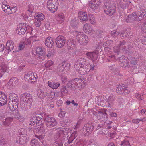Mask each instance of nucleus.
Wrapping results in <instances>:
<instances>
[{
  "mask_svg": "<svg viewBox=\"0 0 146 146\" xmlns=\"http://www.w3.org/2000/svg\"><path fill=\"white\" fill-rule=\"evenodd\" d=\"M8 69V66L5 63L2 62L0 63V70L3 73L7 72Z\"/></svg>",
  "mask_w": 146,
  "mask_h": 146,
  "instance_id": "obj_28",
  "label": "nucleus"
},
{
  "mask_svg": "<svg viewBox=\"0 0 146 146\" xmlns=\"http://www.w3.org/2000/svg\"><path fill=\"white\" fill-rule=\"evenodd\" d=\"M128 3L129 4H131V3L130 2H127V3H125L123 2H121L119 3V6L122 7L123 9H125L127 7V4Z\"/></svg>",
  "mask_w": 146,
  "mask_h": 146,
  "instance_id": "obj_49",
  "label": "nucleus"
},
{
  "mask_svg": "<svg viewBox=\"0 0 146 146\" xmlns=\"http://www.w3.org/2000/svg\"><path fill=\"white\" fill-rule=\"evenodd\" d=\"M1 92V95L0 96V106H3L6 104L7 98V95L4 94Z\"/></svg>",
  "mask_w": 146,
  "mask_h": 146,
  "instance_id": "obj_22",
  "label": "nucleus"
},
{
  "mask_svg": "<svg viewBox=\"0 0 146 146\" xmlns=\"http://www.w3.org/2000/svg\"><path fill=\"white\" fill-rule=\"evenodd\" d=\"M45 28L46 29L48 30H50L51 29V27H50V24L49 23L47 22L46 23L45 25Z\"/></svg>",
  "mask_w": 146,
  "mask_h": 146,
  "instance_id": "obj_58",
  "label": "nucleus"
},
{
  "mask_svg": "<svg viewBox=\"0 0 146 146\" xmlns=\"http://www.w3.org/2000/svg\"><path fill=\"white\" fill-rule=\"evenodd\" d=\"M13 120V118L11 117L7 118L4 122V124L6 126H9L11 124Z\"/></svg>",
  "mask_w": 146,
  "mask_h": 146,
  "instance_id": "obj_38",
  "label": "nucleus"
},
{
  "mask_svg": "<svg viewBox=\"0 0 146 146\" xmlns=\"http://www.w3.org/2000/svg\"><path fill=\"white\" fill-rule=\"evenodd\" d=\"M127 59H128L127 58H124V57L123 56L120 58V60H121V66L125 67L127 66L128 62L127 61Z\"/></svg>",
  "mask_w": 146,
  "mask_h": 146,
  "instance_id": "obj_32",
  "label": "nucleus"
},
{
  "mask_svg": "<svg viewBox=\"0 0 146 146\" xmlns=\"http://www.w3.org/2000/svg\"><path fill=\"white\" fill-rule=\"evenodd\" d=\"M114 99L113 97L110 96L108 98V107H110L111 105L112 104L113 101H114Z\"/></svg>",
  "mask_w": 146,
  "mask_h": 146,
  "instance_id": "obj_45",
  "label": "nucleus"
},
{
  "mask_svg": "<svg viewBox=\"0 0 146 146\" xmlns=\"http://www.w3.org/2000/svg\"><path fill=\"white\" fill-rule=\"evenodd\" d=\"M31 72H29L25 74L24 76V79L26 81H31Z\"/></svg>",
  "mask_w": 146,
  "mask_h": 146,
  "instance_id": "obj_42",
  "label": "nucleus"
},
{
  "mask_svg": "<svg viewBox=\"0 0 146 146\" xmlns=\"http://www.w3.org/2000/svg\"><path fill=\"white\" fill-rule=\"evenodd\" d=\"M97 117L98 119H101V117H102L104 116V118L107 117V114L105 112V113H103L102 112L100 111H98L96 114Z\"/></svg>",
  "mask_w": 146,
  "mask_h": 146,
  "instance_id": "obj_34",
  "label": "nucleus"
},
{
  "mask_svg": "<svg viewBox=\"0 0 146 146\" xmlns=\"http://www.w3.org/2000/svg\"><path fill=\"white\" fill-rule=\"evenodd\" d=\"M139 12H135L129 15L126 19V21L127 23H130L134 21H139L141 19H139Z\"/></svg>",
  "mask_w": 146,
  "mask_h": 146,
  "instance_id": "obj_13",
  "label": "nucleus"
},
{
  "mask_svg": "<svg viewBox=\"0 0 146 146\" xmlns=\"http://www.w3.org/2000/svg\"><path fill=\"white\" fill-rule=\"evenodd\" d=\"M86 61L84 58L79 59L74 65V68L78 71L79 74L84 75L87 74L90 70H92L94 68V65L90 64H86Z\"/></svg>",
  "mask_w": 146,
  "mask_h": 146,
  "instance_id": "obj_1",
  "label": "nucleus"
},
{
  "mask_svg": "<svg viewBox=\"0 0 146 146\" xmlns=\"http://www.w3.org/2000/svg\"><path fill=\"white\" fill-rule=\"evenodd\" d=\"M135 97L137 98L139 100L141 99V100H142L143 99V97L142 96L141 94H139V93H137L136 94Z\"/></svg>",
  "mask_w": 146,
  "mask_h": 146,
  "instance_id": "obj_55",
  "label": "nucleus"
},
{
  "mask_svg": "<svg viewBox=\"0 0 146 146\" xmlns=\"http://www.w3.org/2000/svg\"><path fill=\"white\" fill-rule=\"evenodd\" d=\"M121 145V146H130L129 143L128 141H125L123 142Z\"/></svg>",
  "mask_w": 146,
  "mask_h": 146,
  "instance_id": "obj_53",
  "label": "nucleus"
},
{
  "mask_svg": "<svg viewBox=\"0 0 146 146\" xmlns=\"http://www.w3.org/2000/svg\"><path fill=\"white\" fill-rule=\"evenodd\" d=\"M128 35V34L126 33V32H125L122 33L121 35H120L121 36L123 37H124V36H127Z\"/></svg>",
  "mask_w": 146,
  "mask_h": 146,
  "instance_id": "obj_64",
  "label": "nucleus"
},
{
  "mask_svg": "<svg viewBox=\"0 0 146 146\" xmlns=\"http://www.w3.org/2000/svg\"><path fill=\"white\" fill-rule=\"evenodd\" d=\"M4 48V45L3 44H0V52L3 51Z\"/></svg>",
  "mask_w": 146,
  "mask_h": 146,
  "instance_id": "obj_61",
  "label": "nucleus"
},
{
  "mask_svg": "<svg viewBox=\"0 0 146 146\" xmlns=\"http://www.w3.org/2000/svg\"><path fill=\"white\" fill-rule=\"evenodd\" d=\"M29 125H31L32 126H33L35 127L37 126V121H36L34 117H32L30 119Z\"/></svg>",
  "mask_w": 146,
  "mask_h": 146,
  "instance_id": "obj_37",
  "label": "nucleus"
},
{
  "mask_svg": "<svg viewBox=\"0 0 146 146\" xmlns=\"http://www.w3.org/2000/svg\"><path fill=\"white\" fill-rule=\"evenodd\" d=\"M86 55L88 57L93 61L97 60L98 59V53L97 52H88L87 53Z\"/></svg>",
  "mask_w": 146,
  "mask_h": 146,
  "instance_id": "obj_20",
  "label": "nucleus"
},
{
  "mask_svg": "<svg viewBox=\"0 0 146 146\" xmlns=\"http://www.w3.org/2000/svg\"><path fill=\"white\" fill-rule=\"evenodd\" d=\"M61 80L62 82L65 84L67 81V78L64 76H61Z\"/></svg>",
  "mask_w": 146,
  "mask_h": 146,
  "instance_id": "obj_56",
  "label": "nucleus"
},
{
  "mask_svg": "<svg viewBox=\"0 0 146 146\" xmlns=\"http://www.w3.org/2000/svg\"><path fill=\"white\" fill-rule=\"evenodd\" d=\"M77 134L76 131L72 133L70 137H69L68 142L69 143H71L77 136Z\"/></svg>",
  "mask_w": 146,
  "mask_h": 146,
  "instance_id": "obj_33",
  "label": "nucleus"
},
{
  "mask_svg": "<svg viewBox=\"0 0 146 146\" xmlns=\"http://www.w3.org/2000/svg\"><path fill=\"white\" fill-rule=\"evenodd\" d=\"M140 15V17L139 19H141L144 16L146 15V10L143 9L141 10L140 12H138Z\"/></svg>",
  "mask_w": 146,
  "mask_h": 146,
  "instance_id": "obj_44",
  "label": "nucleus"
},
{
  "mask_svg": "<svg viewBox=\"0 0 146 146\" xmlns=\"http://www.w3.org/2000/svg\"><path fill=\"white\" fill-rule=\"evenodd\" d=\"M2 7L3 11L8 14L14 13L16 12V7L10 6L6 4V2L5 1L3 2Z\"/></svg>",
  "mask_w": 146,
  "mask_h": 146,
  "instance_id": "obj_12",
  "label": "nucleus"
},
{
  "mask_svg": "<svg viewBox=\"0 0 146 146\" xmlns=\"http://www.w3.org/2000/svg\"><path fill=\"white\" fill-rule=\"evenodd\" d=\"M35 19V21L34 22L35 25L37 27L40 26L41 24V21L40 20L37 19Z\"/></svg>",
  "mask_w": 146,
  "mask_h": 146,
  "instance_id": "obj_48",
  "label": "nucleus"
},
{
  "mask_svg": "<svg viewBox=\"0 0 146 146\" xmlns=\"http://www.w3.org/2000/svg\"><path fill=\"white\" fill-rule=\"evenodd\" d=\"M34 19L40 20L41 21H43L45 19V16L41 13H36L35 14Z\"/></svg>",
  "mask_w": 146,
  "mask_h": 146,
  "instance_id": "obj_29",
  "label": "nucleus"
},
{
  "mask_svg": "<svg viewBox=\"0 0 146 146\" xmlns=\"http://www.w3.org/2000/svg\"><path fill=\"white\" fill-rule=\"evenodd\" d=\"M85 85V82L83 80L76 78L68 82L67 85V88L65 86H62L61 90L68 91L69 90V89L72 90H78L84 88Z\"/></svg>",
  "mask_w": 146,
  "mask_h": 146,
  "instance_id": "obj_2",
  "label": "nucleus"
},
{
  "mask_svg": "<svg viewBox=\"0 0 146 146\" xmlns=\"http://www.w3.org/2000/svg\"><path fill=\"white\" fill-rule=\"evenodd\" d=\"M141 112L142 115H146V109H143L142 110H141Z\"/></svg>",
  "mask_w": 146,
  "mask_h": 146,
  "instance_id": "obj_62",
  "label": "nucleus"
},
{
  "mask_svg": "<svg viewBox=\"0 0 146 146\" xmlns=\"http://www.w3.org/2000/svg\"><path fill=\"white\" fill-rule=\"evenodd\" d=\"M76 39L82 45H86L88 42V38L87 36L83 32L76 31Z\"/></svg>",
  "mask_w": 146,
  "mask_h": 146,
  "instance_id": "obj_4",
  "label": "nucleus"
},
{
  "mask_svg": "<svg viewBox=\"0 0 146 146\" xmlns=\"http://www.w3.org/2000/svg\"><path fill=\"white\" fill-rule=\"evenodd\" d=\"M89 17L90 23L92 25L96 23V21L93 15L91 14H90L89 15Z\"/></svg>",
  "mask_w": 146,
  "mask_h": 146,
  "instance_id": "obj_41",
  "label": "nucleus"
},
{
  "mask_svg": "<svg viewBox=\"0 0 146 146\" xmlns=\"http://www.w3.org/2000/svg\"><path fill=\"white\" fill-rule=\"evenodd\" d=\"M56 19L59 23H63L64 20V16L62 13H59L56 15Z\"/></svg>",
  "mask_w": 146,
  "mask_h": 146,
  "instance_id": "obj_23",
  "label": "nucleus"
},
{
  "mask_svg": "<svg viewBox=\"0 0 146 146\" xmlns=\"http://www.w3.org/2000/svg\"><path fill=\"white\" fill-rule=\"evenodd\" d=\"M54 55V52L51 50H49L48 51V54L46 55V56L48 58H50L52 57Z\"/></svg>",
  "mask_w": 146,
  "mask_h": 146,
  "instance_id": "obj_50",
  "label": "nucleus"
},
{
  "mask_svg": "<svg viewBox=\"0 0 146 146\" xmlns=\"http://www.w3.org/2000/svg\"><path fill=\"white\" fill-rule=\"evenodd\" d=\"M74 41L73 40H69L67 42V44L69 49H73L74 47Z\"/></svg>",
  "mask_w": 146,
  "mask_h": 146,
  "instance_id": "obj_40",
  "label": "nucleus"
},
{
  "mask_svg": "<svg viewBox=\"0 0 146 146\" xmlns=\"http://www.w3.org/2000/svg\"><path fill=\"white\" fill-rule=\"evenodd\" d=\"M79 18L82 21H84L88 19L87 13L85 12H81L79 13Z\"/></svg>",
  "mask_w": 146,
  "mask_h": 146,
  "instance_id": "obj_27",
  "label": "nucleus"
},
{
  "mask_svg": "<svg viewBox=\"0 0 146 146\" xmlns=\"http://www.w3.org/2000/svg\"><path fill=\"white\" fill-rule=\"evenodd\" d=\"M100 3L99 0H91L89 4L91 11L95 12L98 11V5Z\"/></svg>",
  "mask_w": 146,
  "mask_h": 146,
  "instance_id": "obj_14",
  "label": "nucleus"
},
{
  "mask_svg": "<svg viewBox=\"0 0 146 146\" xmlns=\"http://www.w3.org/2000/svg\"><path fill=\"white\" fill-rule=\"evenodd\" d=\"M70 65V64L68 63H64L62 64L59 65L58 68L59 71L62 72V74L65 73L69 69Z\"/></svg>",
  "mask_w": 146,
  "mask_h": 146,
  "instance_id": "obj_17",
  "label": "nucleus"
},
{
  "mask_svg": "<svg viewBox=\"0 0 146 146\" xmlns=\"http://www.w3.org/2000/svg\"><path fill=\"white\" fill-rule=\"evenodd\" d=\"M34 9V6L30 4L28 5L27 8V11L25 13H23L22 14V16L23 18L26 20L27 19L29 21L33 19V17H32V13L33 12Z\"/></svg>",
  "mask_w": 146,
  "mask_h": 146,
  "instance_id": "obj_10",
  "label": "nucleus"
},
{
  "mask_svg": "<svg viewBox=\"0 0 146 146\" xmlns=\"http://www.w3.org/2000/svg\"><path fill=\"white\" fill-rule=\"evenodd\" d=\"M31 146H40V144L38 140L36 139H33L31 141Z\"/></svg>",
  "mask_w": 146,
  "mask_h": 146,
  "instance_id": "obj_36",
  "label": "nucleus"
},
{
  "mask_svg": "<svg viewBox=\"0 0 146 146\" xmlns=\"http://www.w3.org/2000/svg\"><path fill=\"white\" fill-rule=\"evenodd\" d=\"M25 44L23 42H21L19 45V48L20 50H22L23 49L25 46Z\"/></svg>",
  "mask_w": 146,
  "mask_h": 146,
  "instance_id": "obj_57",
  "label": "nucleus"
},
{
  "mask_svg": "<svg viewBox=\"0 0 146 146\" xmlns=\"http://www.w3.org/2000/svg\"><path fill=\"white\" fill-rule=\"evenodd\" d=\"M31 42L32 41L30 39V38L29 37L28 39H25L24 42H23L25 45H29L30 44Z\"/></svg>",
  "mask_w": 146,
  "mask_h": 146,
  "instance_id": "obj_52",
  "label": "nucleus"
},
{
  "mask_svg": "<svg viewBox=\"0 0 146 146\" xmlns=\"http://www.w3.org/2000/svg\"><path fill=\"white\" fill-rule=\"evenodd\" d=\"M65 114L66 112L65 111H61L59 113L58 116L60 118H62L65 116Z\"/></svg>",
  "mask_w": 146,
  "mask_h": 146,
  "instance_id": "obj_51",
  "label": "nucleus"
},
{
  "mask_svg": "<svg viewBox=\"0 0 146 146\" xmlns=\"http://www.w3.org/2000/svg\"><path fill=\"white\" fill-rule=\"evenodd\" d=\"M48 85L50 87L53 89L58 88L60 86V84L58 82L55 83L54 82H51L50 81H48Z\"/></svg>",
  "mask_w": 146,
  "mask_h": 146,
  "instance_id": "obj_26",
  "label": "nucleus"
},
{
  "mask_svg": "<svg viewBox=\"0 0 146 146\" xmlns=\"http://www.w3.org/2000/svg\"><path fill=\"white\" fill-rule=\"evenodd\" d=\"M35 119L36 121H37V125L39 126V125L41 124L42 122L41 120V118L39 116H34Z\"/></svg>",
  "mask_w": 146,
  "mask_h": 146,
  "instance_id": "obj_46",
  "label": "nucleus"
},
{
  "mask_svg": "<svg viewBox=\"0 0 146 146\" xmlns=\"http://www.w3.org/2000/svg\"><path fill=\"white\" fill-rule=\"evenodd\" d=\"M19 83V80L16 77L13 78H11L8 83L7 87L8 89L10 90H13L15 89V90H19L17 89V85Z\"/></svg>",
  "mask_w": 146,
  "mask_h": 146,
  "instance_id": "obj_11",
  "label": "nucleus"
},
{
  "mask_svg": "<svg viewBox=\"0 0 146 146\" xmlns=\"http://www.w3.org/2000/svg\"><path fill=\"white\" fill-rule=\"evenodd\" d=\"M5 143L3 137L1 136L0 135V144L3 145Z\"/></svg>",
  "mask_w": 146,
  "mask_h": 146,
  "instance_id": "obj_54",
  "label": "nucleus"
},
{
  "mask_svg": "<svg viewBox=\"0 0 146 146\" xmlns=\"http://www.w3.org/2000/svg\"><path fill=\"white\" fill-rule=\"evenodd\" d=\"M58 5V0H48L46 2V7L52 13L57 10Z\"/></svg>",
  "mask_w": 146,
  "mask_h": 146,
  "instance_id": "obj_6",
  "label": "nucleus"
},
{
  "mask_svg": "<svg viewBox=\"0 0 146 146\" xmlns=\"http://www.w3.org/2000/svg\"><path fill=\"white\" fill-rule=\"evenodd\" d=\"M45 44L48 48H51L54 44L53 39L51 37H47L45 40Z\"/></svg>",
  "mask_w": 146,
  "mask_h": 146,
  "instance_id": "obj_25",
  "label": "nucleus"
},
{
  "mask_svg": "<svg viewBox=\"0 0 146 146\" xmlns=\"http://www.w3.org/2000/svg\"><path fill=\"white\" fill-rule=\"evenodd\" d=\"M36 131L38 135H35V137L42 142L45 137L44 129L42 127H39Z\"/></svg>",
  "mask_w": 146,
  "mask_h": 146,
  "instance_id": "obj_15",
  "label": "nucleus"
},
{
  "mask_svg": "<svg viewBox=\"0 0 146 146\" xmlns=\"http://www.w3.org/2000/svg\"><path fill=\"white\" fill-rule=\"evenodd\" d=\"M54 62L51 60H49L47 61L45 64V66L46 68H49L52 66L54 64Z\"/></svg>",
  "mask_w": 146,
  "mask_h": 146,
  "instance_id": "obj_43",
  "label": "nucleus"
},
{
  "mask_svg": "<svg viewBox=\"0 0 146 146\" xmlns=\"http://www.w3.org/2000/svg\"><path fill=\"white\" fill-rule=\"evenodd\" d=\"M30 33L32 36L30 37V38L31 41L34 42L38 40V31L35 29L32 30V29Z\"/></svg>",
  "mask_w": 146,
  "mask_h": 146,
  "instance_id": "obj_19",
  "label": "nucleus"
},
{
  "mask_svg": "<svg viewBox=\"0 0 146 146\" xmlns=\"http://www.w3.org/2000/svg\"><path fill=\"white\" fill-rule=\"evenodd\" d=\"M83 29L85 33H90L92 31V27L90 24L86 23L83 26Z\"/></svg>",
  "mask_w": 146,
  "mask_h": 146,
  "instance_id": "obj_21",
  "label": "nucleus"
},
{
  "mask_svg": "<svg viewBox=\"0 0 146 146\" xmlns=\"http://www.w3.org/2000/svg\"><path fill=\"white\" fill-rule=\"evenodd\" d=\"M94 128V126L90 124H87L81 130L82 133L85 134H89L92 132Z\"/></svg>",
  "mask_w": 146,
  "mask_h": 146,
  "instance_id": "obj_18",
  "label": "nucleus"
},
{
  "mask_svg": "<svg viewBox=\"0 0 146 146\" xmlns=\"http://www.w3.org/2000/svg\"><path fill=\"white\" fill-rule=\"evenodd\" d=\"M32 28L25 23L19 24L16 29L17 33L19 35L24 34L27 30H31Z\"/></svg>",
  "mask_w": 146,
  "mask_h": 146,
  "instance_id": "obj_8",
  "label": "nucleus"
},
{
  "mask_svg": "<svg viewBox=\"0 0 146 146\" xmlns=\"http://www.w3.org/2000/svg\"><path fill=\"white\" fill-rule=\"evenodd\" d=\"M140 121V119H135L132 120V122L133 123H138Z\"/></svg>",
  "mask_w": 146,
  "mask_h": 146,
  "instance_id": "obj_59",
  "label": "nucleus"
},
{
  "mask_svg": "<svg viewBox=\"0 0 146 146\" xmlns=\"http://www.w3.org/2000/svg\"><path fill=\"white\" fill-rule=\"evenodd\" d=\"M110 115L112 117H116L117 116V114L114 112H112L110 114Z\"/></svg>",
  "mask_w": 146,
  "mask_h": 146,
  "instance_id": "obj_63",
  "label": "nucleus"
},
{
  "mask_svg": "<svg viewBox=\"0 0 146 146\" xmlns=\"http://www.w3.org/2000/svg\"><path fill=\"white\" fill-rule=\"evenodd\" d=\"M44 123L46 126L49 128H53L58 124L56 119L52 117H46L44 120Z\"/></svg>",
  "mask_w": 146,
  "mask_h": 146,
  "instance_id": "obj_9",
  "label": "nucleus"
},
{
  "mask_svg": "<svg viewBox=\"0 0 146 146\" xmlns=\"http://www.w3.org/2000/svg\"><path fill=\"white\" fill-rule=\"evenodd\" d=\"M45 50L39 47L33 50V55L35 56L36 57V58L38 60H44L45 58Z\"/></svg>",
  "mask_w": 146,
  "mask_h": 146,
  "instance_id": "obj_5",
  "label": "nucleus"
},
{
  "mask_svg": "<svg viewBox=\"0 0 146 146\" xmlns=\"http://www.w3.org/2000/svg\"><path fill=\"white\" fill-rule=\"evenodd\" d=\"M104 8L105 12L107 15H111L115 12V7L114 5H112L111 2H106L105 4Z\"/></svg>",
  "mask_w": 146,
  "mask_h": 146,
  "instance_id": "obj_7",
  "label": "nucleus"
},
{
  "mask_svg": "<svg viewBox=\"0 0 146 146\" xmlns=\"http://www.w3.org/2000/svg\"><path fill=\"white\" fill-rule=\"evenodd\" d=\"M7 48L9 51H11L14 47V43L12 40H9L6 43Z\"/></svg>",
  "mask_w": 146,
  "mask_h": 146,
  "instance_id": "obj_30",
  "label": "nucleus"
},
{
  "mask_svg": "<svg viewBox=\"0 0 146 146\" xmlns=\"http://www.w3.org/2000/svg\"><path fill=\"white\" fill-rule=\"evenodd\" d=\"M56 43L58 47H62L65 43L64 38L62 36H58L56 39Z\"/></svg>",
  "mask_w": 146,
  "mask_h": 146,
  "instance_id": "obj_16",
  "label": "nucleus"
},
{
  "mask_svg": "<svg viewBox=\"0 0 146 146\" xmlns=\"http://www.w3.org/2000/svg\"><path fill=\"white\" fill-rule=\"evenodd\" d=\"M109 57L110 59V60H109V61L110 60L112 61H114L116 60V59L115 58V57L111 55V56H109Z\"/></svg>",
  "mask_w": 146,
  "mask_h": 146,
  "instance_id": "obj_60",
  "label": "nucleus"
},
{
  "mask_svg": "<svg viewBox=\"0 0 146 146\" xmlns=\"http://www.w3.org/2000/svg\"><path fill=\"white\" fill-rule=\"evenodd\" d=\"M27 134L22 133L20 136L18 143L20 144L25 143L27 140Z\"/></svg>",
  "mask_w": 146,
  "mask_h": 146,
  "instance_id": "obj_24",
  "label": "nucleus"
},
{
  "mask_svg": "<svg viewBox=\"0 0 146 146\" xmlns=\"http://www.w3.org/2000/svg\"><path fill=\"white\" fill-rule=\"evenodd\" d=\"M59 135L58 140L54 144V146H62L63 143L65 141L64 136L66 134V130L65 129H61L58 132Z\"/></svg>",
  "mask_w": 146,
  "mask_h": 146,
  "instance_id": "obj_3",
  "label": "nucleus"
},
{
  "mask_svg": "<svg viewBox=\"0 0 146 146\" xmlns=\"http://www.w3.org/2000/svg\"><path fill=\"white\" fill-rule=\"evenodd\" d=\"M125 89L126 88L124 84H120L117 86L116 91H123L126 90Z\"/></svg>",
  "mask_w": 146,
  "mask_h": 146,
  "instance_id": "obj_35",
  "label": "nucleus"
},
{
  "mask_svg": "<svg viewBox=\"0 0 146 146\" xmlns=\"http://www.w3.org/2000/svg\"><path fill=\"white\" fill-rule=\"evenodd\" d=\"M13 102V101H12V103L11 104L10 102H9V108L12 111L16 110L18 107V104L17 102H16L15 104L14 105Z\"/></svg>",
  "mask_w": 146,
  "mask_h": 146,
  "instance_id": "obj_31",
  "label": "nucleus"
},
{
  "mask_svg": "<svg viewBox=\"0 0 146 146\" xmlns=\"http://www.w3.org/2000/svg\"><path fill=\"white\" fill-rule=\"evenodd\" d=\"M9 97L10 99H12V101H13L17 97V96L14 93L12 92L9 94Z\"/></svg>",
  "mask_w": 146,
  "mask_h": 146,
  "instance_id": "obj_47",
  "label": "nucleus"
},
{
  "mask_svg": "<svg viewBox=\"0 0 146 146\" xmlns=\"http://www.w3.org/2000/svg\"><path fill=\"white\" fill-rule=\"evenodd\" d=\"M38 77L37 74L36 72H31V81L33 80L32 82L36 81Z\"/></svg>",
  "mask_w": 146,
  "mask_h": 146,
  "instance_id": "obj_39",
  "label": "nucleus"
}]
</instances>
